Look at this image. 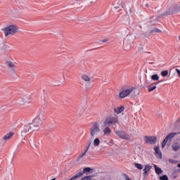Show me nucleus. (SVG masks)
Returning <instances> with one entry per match:
<instances>
[{"label":"nucleus","mask_w":180,"mask_h":180,"mask_svg":"<svg viewBox=\"0 0 180 180\" xmlns=\"http://www.w3.org/2000/svg\"><path fill=\"white\" fill-rule=\"evenodd\" d=\"M116 124H119V117L117 115H108L107 116L103 121V127H105L103 130V134L105 136H110L112 133V129H110V126H116Z\"/></svg>","instance_id":"f257e3e1"},{"label":"nucleus","mask_w":180,"mask_h":180,"mask_svg":"<svg viewBox=\"0 0 180 180\" xmlns=\"http://www.w3.org/2000/svg\"><path fill=\"white\" fill-rule=\"evenodd\" d=\"M89 133L91 139H94L95 137H96L98 134L101 133L99 123L93 122L91 127L89 129Z\"/></svg>","instance_id":"f03ea898"},{"label":"nucleus","mask_w":180,"mask_h":180,"mask_svg":"<svg viewBox=\"0 0 180 180\" xmlns=\"http://www.w3.org/2000/svg\"><path fill=\"white\" fill-rule=\"evenodd\" d=\"M133 91H134V87L131 86H124L119 94L120 99H124V98L129 96Z\"/></svg>","instance_id":"7ed1b4c3"},{"label":"nucleus","mask_w":180,"mask_h":180,"mask_svg":"<svg viewBox=\"0 0 180 180\" xmlns=\"http://www.w3.org/2000/svg\"><path fill=\"white\" fill-rule=\"evenodd\" d=\"M4 32L6 37L13 36V34H16L19 32V28L15 25H11L4 28Z\"/></svg>","instance_id":"20e7f679"},{"label":"nucleus","mask_w":180,"mask_h":180,"mask_svg":"<svg viewBox=\"0 0 180 180\" xmlns=\"http://www.w3.org/2000/svg\"><path fill=\"white\" fill-rule=\"evenodd\" d=\"M5 64H6V67H7L10 72H12L13 74L16 72V62H14L13 60H6Z\"/></svg>","instance_id":"39448f33"},{"label":"nucleus","mask_w":180,"mask_h":180,"mask_svg":"<svg viewBox=\"0 0 180 180\" xmlns=\"http://www.w3.org/2000/svg\"><path fill=\"white\" fill-rule=\"evenodd\" d=\"M144 140L146 144H155L157 143V137L146 136Z\"/></svg>","instance_id":"423d86ee"},{"label":"nucleus","mask_w":180,"mask_h":180,"mask_svg":"<svg viewBox=\"0 0 180 180\" xmlns=\"http://www.w3.org/2000/svg\"><path fill=\"white\" fill-rule=\"evenodd\" d=\"M115 133L117 136H119L120 139H123L124 140H127V139H129V135L126 134L125 131L117 130L115 131Z\"/></svg>","instance_id":"0eeeda50"},{"label":"nucleus","mask_w":180,"mask_h":180,"mask_svg":"<svg viewBox=\"0 0 180 180\" xmlns=\"http://www.w3.org/2000/svg\"><path fill=\"white\" fill-rule=\"evenodd\" d=\"M43 122L41 121V118L40 115L33 120V124L34 127H40L42 124Z\"/></svg>","instance_id":"6e6552de"},{"label":"nucleus","mask_w":180,"mask_h":180,"mask_svg":"<svg viewBox=\"0 0 180 180\" xmlns=\"http://www.w3.org/2000/svg\"><path fill=\"white\" fill-rule=\"evenodd\" d=\"M30 130H32V127L30 126V124L25 125L24 129L21 132V136H25L27 133H29Z\"/></svg>","instance_id":"1a4fd4ad"},{"label":"nucleus","mask_w":180,"mask_h":180,"mask_svg":"<svg viewBox=\"0 0 180 180\" xmlns=\"http://www.w3.org/2000/svg\"><path fill=\"white\" fill-rule=\"evenodd\" d=\"M91 171H94L93 169H91V167H84L83 169V172H79V173H77L78 175H80V174L82 175H80V176H82V175H84V174H89V172H91Z\"/></svg>","instance_id":"9d476101"},{"label":"nucleus","mask_w":180,"mask_h":180,"mask_svg":"<svg viewBox=\"0 0 180 180\" xmlns=\"http://www.w3.org/2000/svg\"><path fill=\"white\" fill-rule=\"evenodd\" d=\"M151 168H153V166L150 165H147L145 166V168L143 169V175L144 176H147V175H148V172H150V169H151Z\"/></svg>","instance_id":"9b49d317"},{"label":"nucleus","mask_w":180,"mask_h":180,"mask_svg":"<svg viewBox=\"0 0 180 180\" xmlns=\"http://www.w3.org/2000/svg\"><path fill=\"white\" fill-rule=\"evenodd\" d=\"M124 111V105H120L114 109V112L117 113V115H120L122 112Z\"/></svg>","instance_id":"f8f14e48"},{"label":"nucleus","mask_w":180,"mask_h":180,"mask_svg":"<svg viewBox=\"0 0 180 180\" xmlns=\"http://www.w3.org/2000/svg\"><path fill=\"white\" fill-rule=\"evenodd\" d=\"M154 150L158 158H161L162 157V154L161 153V150H160L159 146L155 147Z\"/></svg>","instance_id":"ddd939ff"},{"label":"nucleus","mask_w":180,"mask_h":180,"mask_svg":"<svg viewBox=\"0 0 180 180\" xmlns=\"http://www.w3.org/2000/svg\"><path fill=\"white\" fill-rule=\"evenodd\" d=\"M156 85H158V83H153L150 85H149L148 86V92H153V91H154V89H157V86Z\"/></svg>","instance_id":"4468645a"},{"label":"nucleus","mask_w":180,"mask_h":180,"mask_svg":"<svg viewBox=\"0 0 180 180\" xmlns=\"http://www.w3.org/2000/svg\"><path fill=\"white\" fill-rule=\"evenodd\" d=\"M174 151H178L180 148V143L178 142H174L172 145Z\"/></svg>","instance_id":"2eb2a0df"},{"label":"nucleus","mask_w":180,"mask_h":180,"mask_svg":"<svg viewBox=\"0 0 180 180\" xmlns=\"http://www.w3.org/2000/svg\"><path fill=\"white\" fill-rule=\"evenodd\" d=\"M176 134H178L177 133H170L169 135H167L165 139H167V141H168V140H169V141H172V139H174Z\"/></svg>","instance_id":"dca6fc26"},{"label":"nucleus","mask_w":180,"mask_h":180,"mask_svg":"<svg viewBox=\"0 0 180 180\" xmlns=\"http://www.w3.org/2000/svg\"><path fill=\"white\" fill-rule=\"evenodd\" d=\"M20 103L24 105V103H30V98L29 97L22 98L20 101Z\"/></svg>","instance_id":"f3484780"},{"label":"nucleus","mask_w":180,"mask_h":180,"mask_svg":"<svg viewBox=\"0 0 180 180\" xmlns=\"http://www.w3.org/2000/svg\"><path fill=\"white\" fill-rule=\"evenodd\" d=\"M82 79H83V81H85V82H91V77H89V76L86 75H82Z\"/></svg>","instance_id":"a211bd4d"},{"label":"nucleus","mask_w":180,"mask_h":180,"mask_svg":"<svg viewBox=\"0 0 180 180\" xmlns=\"http://www.w3.org/2000/svg\"><path fill=\"white\" fill-rule=\"evenodd\" d=\"M13 136V132H10L4 136V140H11Z\"/></svg>","instance_id":"6ab92c4d"},{"label":"nucleus","mask_w":180,"mask_h":180,"mask_svg":"<svg viewBox=\"0 0 180 180\" xmlns=\"http://www.w3.org/2000/svg\"><path fill=\"white\" fill-rule=\"evenodd\" d=\"M86 154V151L84 150V153H82L80 155H79L76 160L77 162H79V161H81V160H82V158H84V157H85V155Z\"/></svg>","instance_id":"aec40b11"},{"label":"nucleus","mask_w":180,"mask_h":180,"mask_svg":"<svg viewBox=\"0 0 180 180\" xmlns=\"http://www.w3.org/2000/svg\"><path fill=\"white\" fill-rule=\"evenodd\" d=\"M93 144L94 147H98L99 144H101V140L99 139V138H96L94 140Z\"/></svg>","instance_id":"412c9836"},{"label":"nucleus","mask_w":180,"mask_h":180,"mask_svg":"<svg viewBox=\"0 0 180 180\" xmlns=\"http://www.w3.org/2000/svg\"><path fill=\"white\" fill-rule=\"evenodd\" d=\"M154 168L156 174H162V169L161 168L158 167L157 165H154Z\"/></svg>","instance_id":"4be33fe9"},{"label":"nucleus","mask_w":180,"mask_h":180,"mask_svg":"<svg viewBox=\"0 0 180 180\" xmlns=\"http://www.w3.org/2000/svg\"><path fill=\"white\" fill-rule=\"evenodd\" d=\"M174 10H167L165 13L161 15V16H167V15H173Z\"/></svg>","instance_id":"5701e85b"},{"label":"nucleus","mask_w":180,"mask_h":180,"mask_svg":"<svg viewBox=\"0 0 180 180\" xmlns=\"http://www.w3.org/2000/svg\"><path fill=\"white\" fill-rule=\"evenodd\" d=\"M151 79L153 81H158V79H160V76H158L157 74H155L151 76Z\"/></svg>","instance_id":"b1692460"},{"label":"nucleus","mask_w":180,"mask_h":180,"mask_svg":"<svg viewBox=\"0 0 180 180\" xmlns=\"http://www.w3.org/2000/svg\"><path fill=\"white\" fill-rule=\"evenodd\" d=\"M134 165L135 168H137V169H143V165L139 164V163H134Z\"/></svg>","instance_id":"393cba45"},{"label":"nucleus","mask_w":180,"mask_h":180,"mask_svg":"<svg viewBox=\"0 0 180 180\" xmlns=\"http://www.w3.org/2000/svg\"><path fill=\"white\" fill-rule=\"evenodd\" d=\"M122 6V1H118L117 5L114 4V8L115 9H119Z\"/></svg>","instance_id":"a878e982"},{"label":"nucleus","mask_w":180,"mask_h":180,"mask_svg":"<svg viewBox=\"0 0 180 180\" xmlns=\"http://www.w3.org/2000/svg\"><path fill=\"white\" fill-rule=\"evenodd\" d=\"M150 33H161V30L158 28H155L150 31Z\"/></svg>","instance_id":"bb28decb"},{"label":"nucleus","mask_w":180,"mask_h":180,"mask_svg":"<svg viewBox=\"0 0 180 180\" xmlns=\"http://www.w3.org/2000/svg\"><path fill=\"white\" fill-rule=\"evenodd\" d=\"M93 176H86L82 178V180H92Z\"/></svg>","instance_id":"cd10ccee"},{"label":"nucleus","mask_w":180,"mask_h":180,"mask_svg":"<svg viewBox=\"0 0 180 180\" xmlns=\"http://www.w3.org/2000/svg\"><path fill=\"white\" fill-rule=\"evenodd\" d=\"M162 77H167L168 75V70H163L161 72Z\"/></svg>","instance_id":"c85d7f7f"},{"label":"nucleus","mask_w":180,"mask_h":180,"mask_svg":"<svg viewBox=\"0 0 180 180\" xmlns=\"http://www.w3.org/2000/svg\"><path fill=\"white\" fill-rule=\"evenodd\" d=\"M167 142H168V141L165 138V139L162 142V148H164V147H165V146H167Z\"/></svg>","instance_id":"c756f323"},{"label":"nucleus","mask_w":180,"mask_h":180,"mask_svg":"<svg viewBox=\"0 0 180 180\" xmlns=\"http://www.w3.org/2000/svg\"><path fill=\"white\" fill-rule=\"evenodd\" d=\"M160 180H169L168 179V176L167 175H163V176H160Z\"/></svg>","instance_id":"7c9ffc66"},{"label":"nucleus","mask_w":180,"mask_h":180,"mask_svg":"<svg viewBox=\"0 0 180 180\" xmlns=\"http://www.w3.org/2000/svg\"><path fill=\"white\" fill-rule=\"evenodd\" d=\"M169 162H171V164H178V160H175L174 159H169Z\"/></svg>","instance_id":"2f4dec72"},{"label":"nucleus","mask_w":180,"mask_h":180,"mask_svg":"<svg viewBox=\"0 0 180 180\" xmlns=\"http://www.w3.org/2000/svg\"><path fill=\"white\" fill-rule=\"evenodd\" d=\"M91 144H92V139H89L87 142V145L86 146L87 147H91Z\"/></svg>","instance_id":"473e14b6"},{"label":"nucleus","mask_w":180,"mask_h":180,"mask_svg":"<svg viewBox=\"0 0 180 180\" xmlns=\"http://www.w3.org/2000/svg\"><path fill=\"white\" fill-rule=\"evenodd\" d=\"M107 41H109V39H104L101 40L102 43H106Z\"/></svg>","instance_id":"72a5a7b5"},{"label":"nucleus","mask_w":180,"mask_h":180,"mask_svg":"<svg viewBox=\"0 0 180 180\" xmlns=\"http://www.w3.org/2000/svg\"><path fill=\"white\" fill-rule=\"evenodd\" d=\"M176 72H177L179 77H180V70L179 69H177L176 68Z\"/></svg>","instance_id":"f704fd0d"},{"label":"nucleus","mask_w":180,"mask_h":180,"mask_svg":"<svg viewBox=\"0 0 180 180\" xmlns=\"http://www.w3.org/2000/svg\"><path fill=\"white\" fill-rule=\"evenodd\" d=\"M88 150H89V146H86L84 148V151H86V153H88Z\"/></svg>","instance_id":"c9c22d12"},{"label":"nucleus","mask_w":180,"mask_h":180,"mask_svg":"<svg viewBox=\"0 0 180 180\" xmlns=\"http://www.w3.org/2000/svg\"><path fill=\"white\" fill-rule=\"evenodd\" d=\"M125 179L126 180H131V179H129V176L126 175V174H125Z\"/></svg>","instance_id":"e433bc0d"},{"label":"nucleus","mask_w":180,"mask_h":180,"mask_svg":"<svg viewBox=\"0 0 180 180\" xmlns=\"http://www.w3.org/2000/svg\"><path fill=\"white\" fill-rule=\"evenodd\" d=\"M146 84H148V79L146 80Z\"/></svg>","instance_id":"4c0bfd02"},{"label":"nucleus","mask_w":180,"mask_h":180,"mask_svg":"<svg viewBox=\"0 0 180 180\" xmlns=\"http://www.w3.org/2000/svg\"><path fill=\"white\" fill-rule=\"evenodd\" d=\"M146 6L148 7V8H150V4H146Z\"/></svg>","instance_id":"58836bf2"},{"label":"nucleus","mask_w":180,"mask_h":180,"mask_svg":"<svg viewBox=\"0 0 180 180\" xmlns=\"http://www.w3.org/2000/svg\"><path fill=\"white\" fill-rule=\"evenodd\" d=\"M178 168H180V163L177 165Z\"/></svg>","instance_id":"ea45409f"},{"label":"nucleus","mask_w":180,"mask_h":180,"mask_svg":"<svg viewBox=\"0 0 180 180\" xmlns=\"http://www.w3.org/2000/svg\"><path fill=\"white\" fill-rule=\"evenodd\" d=\"M51 180H56V179L54 178V179H51Z\"/></svg>","instance_id":"a19ab883"},{"label":"nucleus","mask_w":180,"mask_h":180,"mask_svg":"<svg viewBox=\"0 0 180 180\" xmlns=\"http://www.w3.org/2000/svg\"><path fill=\"white\" fill-rule=\"evenodd\" d=\"M159 82H162V80L160 81Z\"/></svg>","instance_id":"79ce46f5"}]
</instances>
